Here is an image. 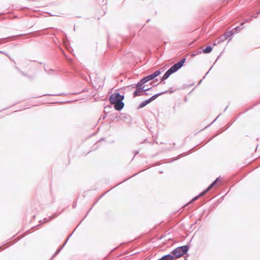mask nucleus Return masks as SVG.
Returning a JSON list of instances; mask_svg holds the SVG:
<instances>
[{"mask_svg":"<svg viewBox=\"0 0 260 260\" xmlns=\"http://www.w3.org/2000/svg\"><path fill=\"white\" fill-rule=\"evenodd\" d=\"M141 87V86L138 87V86H137V89L135 91V92L134 93V96L141 95L144 94V92L143 91Z\"/></svg>","mask_w":260,"mask_h":260,"instance_id":"obj_6","label":"nucleus"},{"mask_svg":"<svg viewBox=\"0 0 260 260\" xmlns=\"http://www.w3.org/2000/svg\"><path fill=\"white\" fill-rule=\"evenodd\" d=\"M173 258V256H172L171 255H167L163 256L162 257L159 259L158 260H172Z\"/></svg>","mask_w":260,"mask_h":260,"instance_id":"obj_8","label":"nucleus"},{"mask_svg":"<svg viewBox=\"0 0 260 260\" xmlns=\"http://www.w3.org/2000/svg\"><path fill=\"white\" fill-rule=\"evenodd\" d=\"M212 51V48L211 47H208L203 50V52L205 53H208Z\"/></svg>","mask_w":260,"mask_h":260,"instance_id":"obj_9","label":"nucleus"},{"mask_svg":"<svg viewBox=\"0 0 260 260\" xmlns=\"http://www.w3.org/2000/svg\"><path fill=\"white\" fill-rule=\"evenodd\" d=\"M141 88L142 89L143 92L150 89V88L146 87L145 85L143 86V85L141 86Z\"/></svg>","mask_w":260,"mask_h":260,"instance_id":"obj_10","label":"nucleus"},{"mask_svg":"<svg viewBox=\"0 0 260 260\" xmlns=\"http://www.w3.org/2000/svg\"><path fill=\"white\" fill-rule=\"evenodd\" d=\"M188 251V248L186 246L177 248L173 251V254L175 257H179Z\"/></svg>","mask_w":260,"mask_h":260,"instance_id":"obj_3","label":"nucleus"},{"mask_svg":"<svg viewBox=\"0 0 260 260\" xmlns=\"http://www.w3.org/2000/svg\"><path fill=\"white\" fill-rule=\"evenodd\" d=\"M199 197H196L193 199V200H196Z\"/></svg>","mask_w":260,"mask_h":260,"instance_id":"obj_11","label":"nucleus"},{"mask_svg":"<svg viewBox=\"0 0 260 260\" xmlns=\"http://www.w3.org/2000/svg\"><path fill=\"white\" fill-rule=\"evenodd\" d=\"M162 93H160L159 94H156L154 95L151 98H150L149 100H146V101L143 102V103H142L141 104V105H140V107L142 108V107H144L145 106H146V105H147L148 104H149L152 101L154 100L156 98H157L158 96L161 95Z\"/></svg>","mask_w":260,"mask_h":260,"instance_id":"obj_5","label":"nucleus"},{"mask_svg":"<svg viewBox=\"0 0 260 260\" xmlns=\"http://www.w3.org/2000/svg\"><path fill=\"white\" fill-rule=\"evenodd\" d=\"M160 74V72L159 71H155L154 73L151 75H150L143 79H142L141 81L138 84V86L141 87L143 85H144L145 83L148 82V81L154 79L155 77H157Z\"/></svg>","mask_w":260,"mask_h":260,"instance_id":"obj_4","label":"nucleus"},{"mask_svg":"<svg viewBox=\"0 0 260 260\" xmlns=\"http://www.w3.org/2000/svg\"><path fill=\"white\" fill-rule=\"evenodd\" d=\"M218 179H216L215 181H214L209 187L208 188L204 191H203L202 193L200 194L199 197L203 196L206 192H207L208 191H209L216 183Z\"/></svg>","mask_w":260,"mask_h":260,"instance_id":"obj_7","label":"nucleus"},{"mask_svg":"<svg viewBox=\"0 0 260 260\" xmlns=\"http://www.w3.org/2000/svg\"><path fill=\"white\" fill-rule=\"evenodd\" d=\"M123 99L124 96L118 93H113L110 97V103L114 105L115 109L118 111L122 110L124 107Z\"/></svg>","mask_w":260,"mask_h":260,"instance_id":"obj_1","label":"nucleus"},{"mask_svg":"<svg viewBox=\"0 0 260 260\" xmlns=\"http://www.w3.org/2000/svg\"><path fill=\"white\" fill-rule=\"evenodd\" d=\"M185 59L180 61V62H178L177 63L174 65L173 67H172L162 77V80H165L167 79L173 73H175L178 70L180 69L184 62Z\"/></svg>","mask_w":260,"mask_h":260,"instance_id":"obj_2","label":"nucleus"}]
</instances>
